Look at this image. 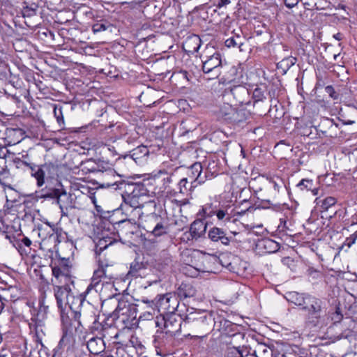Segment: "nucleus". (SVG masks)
I'll return each instance as SVG.
<instances>
[{
    "instance_id": "obj_1",
    "label": "nucleus",
    "mask_w": 357,
    "mask_h": 357,
    "mask_svg": "<svg viewBox=\"0 0 357 357\" xmlns=\"http://www.w3.org/2000/svg\"><path fill=\"white\" fill-rule=\"evenodd\" d=\"M52 268V275L54 280V283L62 284L56 285L54 288V296L56 300L57 305L61 312V316L63 318V307L68 305L72 308L70 300L73 298L71 295V291L68 283L70 281V266L68 259L61 258L53 260L51 259L50 265Z\"/></svg>"
},
{
    "instance_id": "obj_2",
    "label": "nucleus",
    "mask_w": 357,
    "mask_h": 357,
    "mask_svg": "<svg viewBox=\"0 0 357 357\" xmlns=\"http://www.w3.org/2000/svg\"><path fill=\"white\" fill-rule=\"evenodd\" d=\"M214 324L212 314L205 310L191 308L187 309L183 327L191 332L188 335L203 338L213 329Z\"/></svg>"
},
{
    "instance_id": "obj_3",
    "label": "nucleus",
    "mask_w": 357,
    "mask_h": 357,
    "mask_svg": "<svg viewBox=\"0 0 357 357\" xmlns=\"http://www.w3.org/2000/svg\"><path fill=\"white\" fill-rule=\"evenodd\" d=\"M111 318L116 327L121 329H132L137 324L136 307L125 301L119 302L111 314Z\"/></svg>"
},
{
    "instance_id": "obj_4",
    "label": "nucleus",
    "mask_w": 357,
    "mask_h": 357,
    "mask_svg": "<svg viewBox=\"0 0 357 357\" xmlns=\"http://www.w3.org/2000/svg\"><path fill=\"white\" fill-rule=\"evenodd\" d=\"M326 310V305L324 301L310 295L303 310L306 312V321L312 326H317L324 319Z\"/></svg>"
},
{
    "instance_id": "obj_5",
    "label": "nucleus",
    "mask_w": 357,
    "mask_h": 357,
    "mask_svg": "<svg viewBox=\"0 0 357 357\" xmlns=\"http://www.w3.org/2000/svg\"><path fill=\"white\" fill-rule=\"evenodd\" d=\"M114 278L115 273L112 264H109L107 261L100 259L98 260V268L94 271L91 282L88 286L86 292L89 293L92 289H94L98 292L100 283H102V286L104 284H110Z\"/></svg>"
},
{
    "instance_id": "obj_6",
    "label": "nucleus",
    "mask_w": 357,
    "mask_h": 357,
    "mask_svg": "<svg viewBox=\"0 0 357 357\" xmlns=\"http://www.w3.org/2000/svg\"><path fill=\"white\" fill-rule=\"evenodd\" d=\"M211 48H206V52L201 56L202 61V70L205 74H211L208 79L218 77L221 73L222 60L220 54Z\"/></svg>"
},
{
    "instance_id": "obj_7",
    "label": "nucleus",
    "mask_w": 357,
    "mask_h": 357,
    "mask_svg": "<svg viewBox=\"0 0 357 357\" xmlns=\"http://www.w3.org/2000/svg\"><path fill=\"white\" fill-rule=\"evenodd\" d=\"M67 197L68 195L58 178H46V199L54 200L63 211V208H66L63 199Z\"/></svg>"
},
{
    "instance_id": "obj_8",
    "label": "nucleus",
    "mask_w": 357,
    "mask_h": 357,
    "mask_svg": "<svg viewBox=\"0 0 357 357\" xmlns=\"http://www.w3.org/2000/svg\"><path fill=\"white\" fill-rule=\"evenodd\" d=\"M151 306H154L161 314H174L179 307V301L175 294L167 293L159 295L155 301L149 302Z\"/></svg>"
},
{
    "instance_id": "obj_9",
    "label": "nucleus",
    "mask_w": 357,
    "mask_h": 357,
    "mask_svg": "<svg viewBox=\"0 0 357 357\" xmlns=\"http://www.w3.org/2000/svg\"><path fill=\"white\" fill-rule=\"evenodd\" d=\"M231 235L228 236L225 229L213 227L211 228L208 232V238L215 243L220 242L222 245L228 246L231 243L241 242V240L236 238V236L239 234L236 231H231Z\"/></svg>"
},
{
    "instance_id": "obj_10",
    "label": "nucleus",
    "mask_w": 357,
    "mask_h": 357,
    "mask_svg": "<svg viewBox=\"0 0 357 357\" xmlns=\"http://www.w3.org/2000/svg\"><path fill=\"white\" fill-rule=\"evenodd\" d=\"M112 185H116L115 189L123 190L124 192L136 197L137 199L145 200L146 198H148V190L142 183H130L122 181L118 183L116 182Z\"/></svg>"
},
{
    "instance_id": "obj_11",
    "label": "nucleus",
    "mask_w": 357,
    "mask_h": 357,
    "mask_svg": "<svg viewBox=\"0 0 357 357\" xmlns=\"http://www.w3.org/2000/svg\"><path fill=\"white\" fill-rule=\"evenodd\" d=\"M207 224L202 218L196 219L190 225L189 231L184 232L182 239L184 241H197L202 237L206 231Z\"/></svg>"
},
{
    "instance_id": "obj_12",
    "label": "nucleus",
    "mask_w": 357,
    "mask_h": 357,
    "mask_svg": "<svg viewBox=\"0 0 357 357\" xmlns=\"http://www.w3.org/2000/svg\"><path fill=\"white\" fill-rule=\"evenodd\" d=\"M243 112L233 107L231 104L224 103L218 112V118L229 123H238L243 119Z\"/></svg>"
},
{
    "instance_id": "obj_13",
    "label": "nucleus",
    "mask_w": 357,
    "mask_h": 357,
    "mask_svg": "<svg viewBox=\"0 0 357 357\" xmlns=\"http://www.w3.org/2000/svg\"><path fill=\"white\" fill-rule=\"evenodd\" d=\"M44 302V296L42 294L38 300V310H33L34 311H37V313L33 315L36 321L35 330L36 341L40 344L42 348L44 347L43 343V318L45 316Z\"/></svg>"
},
{
    "instance_id": "obj_14",
    "label": "nucleus",
    "mask_w": 357,
    "mask_h": 357,
    "mask_svg": "<svg viewBox=\"0 0 357 357\" xmlns=\"http://www.w3.org/2000/svg\"><path fill=\"white\" fill-rule=\"evenodd\" d=\"M17 168L22 167V166H26L31 170V175L36 178L37 181V185L38 187L42 186L44 183L45 172L43 171V164H36L34 162H26L21 160L20 159H16L15 160Z\"/></svg>"
},
{
    "instance_id": "obj_15",
    "label": "nucleus",
    "mask_w": 357,
    "mask_h": 357,
    "mask_svg": "<svg viewBox=\"0 0 357 357\" xmlns=\"http://www.w3.org/2000/svg\"><path fill=\"white\" fill-rule=\"evenodd\" d=\"M252 207H248L246 210L235 211L231 208V206H222L218 208L215 215L219 221L223 223L226 222H235L237 220L236 216H241L245 213L247 211H249Z\"/></svg>"
},
{
    "instance_id": "obj_16",
    "label": "nucleus",
    "mask_w": 357,
    "mask_h": 357,
    "mask_svg": "<svg viewBox=\"0 0 357 357\" xmlns=\"http://www.w3.org/2000/svg\"><path fill=\"white\" fill-rule=\"evenodd\" d=\"M164 327L167 333L175 335L181 331L183 326V317L180 314H169L164 315Z\"/></svg>"
},
{
    "instance_id": "obj_17",
    "label": "nucleus",
    "mask_w": 357,
    "mask_h": 357,
    "mask_svg": "<svg viewBox=\"0 0 357 357\" xmlns=\"http://www.w3.org/2000/svg\"><path fill=\"white\" fill-rule=\"evenodd\" d=\"M248 94V89L242 85L229 86L225 89L223 97L232 96L240 103L244 102V98Z\"/></svg>"
},
{
    "instance_id": "obj_18",
    "label": "nucleus",
    "mask_w": 357,
    "mask_h": 357,
    "mask_svg": "<svg viewBox=\"0 0 357 357\" xmlns=\"http://www.w3.org/2000/svg\"><path fill=\"white\" fill-rule=\"evenodd\" d=\"M257 248L263 254H271L279 250L280 246L278 243L267 238L259 241Z\"/></svg>"
},
{
    "instance_id": "obj_19",
    "label": "nucleus",
    "mask_w": 357,
    "mask_h": 357,
    "mask_svg": "<svg viewBox=\"0 0 357 357\" xmlns=\"http://www.w3.org/2000/svg\"><path fill=\"white\" fill-rule=\"evenodd\" d=\"M153 344L158 356L164 357L168 354L167 339L163 333H160L155 336Z\"/></svg>"
},
{
    "instance_id": "obj_20",
    "label": "nucleus",
    "mask_w": 357,
    "mask_h": 357,
    "mask_svg": "<svg viewBox=\"0 0 357 357\" xmlns=\"http://www.w3.org/2000/svg\"><path fill=\"white\" fill-rule=\"evenodd\" d=\"M200 46L201 39L197 35L188 37L183 43V49L188 54H194L198 52Z\"/></svg>"
},
{
    "instance_id": "obj_21",
    "label": "nucleus",
    "mask_w": 357,
    "mask_h": 357,
    "mask_svg": "<svg viewBox=\"0 0 357 357\" xmlns=\"http://www.w3.org/2000/svg\"><path fill=\"white\" fill-rule=\"evenodd\" d=\"M87 349L94 355H98L105 349V342L101 337H93L87 341Z\"/></svg>"
},
{
    "instance_id": "obj_22",
    "label": "nucleus",
    "mask_w": 357,
    "mask_h": 357,
    "mask_svg": "<svg viewBox=\"0 0 357 357\" xmlns=\"http://www.w3.org/2000/svg\"><path fill=\"white\" fill-rule=\"evenodd\" d=\"M117 225V231L121 232V234L128 236L134 234L135 229V222L133 219H125L116 222Z\"/></svg>"
},
{
    "instance_id": "obj_23",
    "label": "nucleus",
    "mask_w": 357,
    "mask_h": 357,
    "mask_svg": "<svg viewBox=\"0 0 357 357\" xmlns=\"http://www.w3.org/2000/svg\"><path fill=\"white\" fill-rule=\"evenodd\" d=\"M219 261L221 265L229 271L236 272V264L238 259L230 253H222L219 257Z\"/></svg>"
},
{
    "instance_id": "obj_24",
    "label": "nucleus",
    "mask_w": 357,
    "mask_h": 357,
    "mask_svg": "<svg viewBox=\"0 0 357 357\" xmlns=\"http://www.w3.org/2000/svg\"><path fill=\"white\" fill-rule=\"evenodd\" d=\"M162 219L161 215L155 213H151L144 217L143 227L146 231L150 232L153 229V227L157 225V222H159Z\"/></svg>"
},
{
    "instance_id": "obj_25",
    "label": "nucleus",
    "mask_w": 357,
    "mask_h": 357,
    "mask_svg": "<svg viewBox=\"0 0 357 357\" xmlns=\"http://www.w3.org/2000/svg\"><path fill=\"white\" fill-rule=\"evenodd\" d=\"M122 198L125 205L129 206L132 208H142L146 202L145 200L137 199L136 197H133L124 192L122 194Z\"/></svg>"
},
{
    "instance_id": "obj_26",
    "label": "nucleus",
    "mask_w": 357,
    "mask_h": 357,
    "mask_svg": "<svg viewBox=\"0 0 357 357\" xmlns=\"http://www.w3.org/2000/svg\"><path fill=\"white\" fill-rule=\"evenodd\" d=\"M218 206L213 203H207L202 206L201 211H199L197 215L202 219L210 218L215 215Z\"/></svg>"
},
{
    "instance_id": "obj_27",
    "label": "nucleus",
    "mask_w": 357,
    "mask_h": 357,
    "mask_svg": "<svg viewBox=\"0 0 357 357\" xmlns=\"http://www.w3.org/2000/svg\"><path fill=\"white\" fill-rule=\"evenodd\" d=\"M178 295L181 298H192L196 295V289L189 283H182L178 289Z\"/></svg>"
},
{
    "instance_id": "obj_28",
    "label": "nucleus",
    "mask_w": 357,
    "mask_h": 357,
    "mask_svg": "<svg viewBox=\"0 0 357 357\" xmlns=\"http://www.w3.org/2000/svg\"><path fill=\"white\" fill-rule=\"evenodd\" d=\"M46 109L52 111L54 114V116L56 119L57 123L61 126L63 124V116L62 112V107L61 104H54L48 102L46 105Z\"/></svg>"
},
{
    "instance_id": "obj_29",
    "label": "nucleus",
    "mask_w": 357,
    "mask_h": 357,
    "mask_svg": "<svg viewBox=\"0 0 357 357\" xmlns=\"http://www.w3.org/2000/svg\"><path fill=\"white\" fill-rule=\"evenodd\" d=\"M169 227L167 222L163 218L159 222H157V225L153 227V229L150 231V233L156 237L161 236L162 235L167 234L168 232Z\"/></svg>"
},
{
    "instance_id": "obj_30",
    "label": "nucleus",
    "mask_w": 357,
    "mask_h": 357,
    "mask_svg": "<svg viewBox=\"0 0 357 357\" xmlns=\"http://www.w3.org/2000/svg\"><path fill=\"white\" fill-rule=\"evenodd\" d=\"M291 302L296 305L300 307L303 310L304 307L307 303V299L310 298L309 294H301L296 292H294L290 294Z\"/></svg>"
},
{
    "instance_id": "obj_31",
    "label": "nucleus",
    "mask_w": 357,
    "mask_h": 357,
    "mask_svg": "<svg viewBox=\"0 0 357 357\" xmlns=\"http://www.w3.org/2000/svg\"><path fill=\"white\" fill-rule=\"evenodd\" d=\"M49 54L46 52V64L49 66L50 70L46 68V76H49L56 80L61 77V70L57 68L54 63H49Z\"/></svg>"
},
{
    "instance_id": "obj_32",
    "label": "nucleus",
    "mask_w": 357,
    "mask_h": 357,
    "mask_svg": "<svg viewBox=\"0 0 357 357\" xmlns=\"http://www.w3.org/2000/svg\"><path fill=\"white\" fill-rule=\"evenodd\" d=\"M255 357H273V351L265 344H258L254 350Z\"/></svg>"
},
{
    "instance_id": "obj_33",
    "label": "nucleus",
    "mask_w": 357,
    "mask_h": 357,
    "mask_svg": "<svg viewBox=\"0 0 357 357\" xmlns=\"http://www.w3.org/2000/svg\"><path fill=\"white\" fill-rule=\"evenodd\" d=\"M33 264L31 268H33V276L38 278L40 280L43 279V265L41 264V258L39 256H33Z\"/></svg>"
},
{
    "instance_id": "obj_34",
    "label": "nucleus",
    "mask_w": 357,
    "mask_h": 357,
    "mask_svg": "<svg viewBox=\"0 0 357 357\" xmlns=\"http://www.w3.org/2000/svg\"><path fill=\"white\" fill-rule=\"evenodd\" d=\"M178 187L179 192L185 195L188 191H191L193 188L196 187V185L194 184L193 181H190L188 178H183L178 182Z\"/></svg>"
},
{
    "instance_id": "obj_35",
    "label": "nucleus",
    "mask_w": 357,
    "mask_h": 357,
    "mask_svg": "<svg viewBox=\"0 0 357 357\" xmlns=\"http://www.w3.org/2000/svg\"><path fill=\"white\" fill-rule=\"evenodd\" d=\"M202 171V164L200 162H195L188 170V179L190 180V181H193L195 183V178L197 177L198 174H200Z\"/></svg>"
},
{
    "instance_id": "obj_36",
    "label": "nucleus",
    "mask_w": 357,
    "mask_h": 357,
    "mask_svg": "<svg viewBox=\"0 0 357 357\" xmlns=\"http://www.w3.org/2000/svg\"><path fill=\"white\" fill-rule=\"evenodd\" d=\"M9 226L5 225L3 220L0 218V233H3L6 234V238L8 239L10 242L13 245L14 247L18 249L17 246L20 248V243L15 240L14 237L8 235L9 233Z\"/></svg>"
},
{
    "instance_id": "obj_37",
    "label": "nucleus",
    "mask_w": 357,
    "mask_h": 357,
    "mask_svg": "<svg viewBox=\"0 0 357 357\" xmlns=\"http://www.w3.org/2000/svg\"><path fill=\"white\" fill-rule=\"evenodd\" d=\"M119 327H116V325H114V327H109L106 329H105V331L101 333L102 337L107 339V340H111L112 339H117L119 337V331H118Z\"/></svg>"
},
{
    "instance_id": "obj_38",
    "label": "nucleus",
    "mask_w": 357,
    "mask_h": 357,
    "mask_svg": "<svg viewBox=\"0 0 357 357\" xmlns=\"http://www.w3.org/2000/svg\"><path fill=\"white\" fill-rule=\"evenodd\" d=\"M149 151L147 146L142 145L139 146L137 148L134 149L132 151L131 157L136 160L137 159H139L142 157L148 155Z\"/></svg>"
},
{
    "instance_id": "obj_39",
    "label": "nucleus",
    "mask_w": 357,
    "mask_h": 357,
    "mask_svg": "<svg viewBox=\"0 0 357 357\" xmlns=\"http://www.w3.org/2000/svg\"><path fill=\"white\" fill-rule=\"evenodd\" d=\"M269 183L272 184L274 190L279 192L283 188H286V185L284 180L279 176H273L269 178Z\"/></svg>"
},
{
    "instance_id": "obj_40",
    "label": "nucleus",
    "mask_w": 357,
    "mask_h": 357,
    "mask_svg": "<svg viewBox=\"0 0 357 357\" xmlns=\"http://www.w3.org/2000/svg\"><path fill=\"white\" fill-rule=\"evenodd\" d=\"M317 204L321 203V208L323 211H328L331 207L334 206L337 201L336 199L333 197H327L323 200L318 201V198L316 199Z\"/></svg>"
},
{
    "instance_id": "obj_41",
    "label": "nucleus",
    "mask_w": 357,
    "mask_h": 357,
    "mask_svg": "<svg viewBox=\"0 0 357 357\" xmlns=\"http://www.w3.org/2000/svg\"><path fill=\"white\" fill-rule=\"evenodd\" d=\"M34 87H36V89L38 90V93H36V98L41 102V103H43V99H44V92L43 90L45 89V85L43 83L42 81H40L39 79H36L34 77Z\"/></svg>"
},
{
    "instance_id": "obj_42",
    "label": "nucleus",
    "mask_w": 357,
    "mask_h": 357,
    "mask_svg": "<svg viewBox=\"0 0 357 357\" xmlns=\"http://www.w3.org/2000/svg\"><path fill=\"white\" fill-rule=\"evenodd\" d=\"M243 45V39L238 35L231 37L225 40V45L228 47L238 46L239 48Z\"/></svg>"
},
{
    "instance_id": "obj_43",
    "label": "nucleus",
    "mask_w": 357,
    "mask_h": 357,
    "mask_svg": "<svg viewBox=\"0 0 357 357\" xmlns=\"http://www.w3.org/2000/svg\"><path fill=\"white\" fill-rule=\"evenodd\" d=\"M47 234L49 235L48 236H46V244L50 245H53L54 250H55L56 252H57L56 248L57 243H59L58 234L56 233H54L52 229H51V231H48Z\"/></svg>"
},
{
    "instance_id": "obj_44",
    "label": "nucleus",
    "mask_w": 357,
    "mask_h": 357,
    "mask_svg": "<svg viewBox=\"0 0 357 357\" xmlns=\"http://www.w3.org/2000/svg\"><path fill=\"white\" fill-rule=\"evenodd\" d=\"M29 197L31 198V201L34 204H37L39 202L43 204L45 199V191L43 189L36 191L34 193L29 195Z\"/></svg>"
},
{
    "instance_id": "obj_45",
    "label": "nucleus",
    "mask_w": 357,
    "mask_h": 357,
    "mask_svg": "<svg viewBox=\"0 0 357 357\" xmlns=\"http://www.w3.org/2000/svg\"><path fill=\"white\" fill-rule=\"evenodd\" d=\"M143 268L144 265L142 263L135 261L130 264L128 274L131 275L132 276H137L138 275V272Z\"/></svg>"
},
{
    "instance_id": "obj_46",
    "label": "nucleus",
    "mask_w": 357,
    "mask_h": 357,
    "mask_svg": "<svg viewBox=\"0 0 357 357\" xmlns=\"http://www.w3.org/2000/svg\"><path fill=\"white\" fill-rule=\"evenodd\" d=\"M296 187L301 190H310L313 187V181L310 179H302L297 185Z\"/></svg>"
},
{
    "instance_id": "obj_47",
    "label": "nucleus",
    "mask_w": 357,
    "mask_h": 357,
    "mask_svg": "<svg viewBox=\"0 0 357 357\" xmlns=\"http://www.w3.org/2000/svg\"><path fill=\"white\" fill-rule=\"evenodd\" d=\"M225 357H243V353L238 347H229Z\"/></svg>"
},
{
    "instance_id": "obj_48",
    "label": "nucleus",
    "mask_w": 357,
    "mask_h": 357,
    "mask_svg": "<svg viewBox=\"0 0 357 357\" xmlns=\"http://www.w3.org/2000/svg\"><path fill=\"white\" fill-rule=\"evenodd\" d=\"M105 240L102 239V236L100 237L96 247V252L100 255V253L107 249L109 245L105 243Z\"/></svg>"
},
{
    "instance_id": "obj_49",
    "label": "nucleus",
    "mask_w": 357,
    "mask_h": 357,
    "mask_svg": "<svg viewBox=\"0 0 357 357\" xmlns=\"http://www.w3.org/2000/svg\"><path fill=\"white\" fill-rule=\"evenodd\" d=\"M253 98L255 101H261L265 98L264 93L259 88H256L253 92Z\"/></svg>"
},
{
    "instance_id": "obj_50",
    "label": "nucleus",
    "mask_w": 357,
    "mask_h": 357,
    "mask_svg": "<svg viewBox=\"0 0 357 357\" xmlns=\"http://www.w3.org/2000/svg\"><path fill=\"white\" fill-rule=\"evenodd\" d=\"M343 315L342 314L339 307H337L335 312L332 314L331 319L334 323H339L342 319Z\"/></svg>"
},
{
    "instance_id": "obj_51",
    "label": "nucleus",
    "mask_w": 357,
    "mask_h": 357,
    "mask_svg": "<svg viewBox=\"0 0 357 357\" xmlns=\"http://www.w3.org/2000/svg\"><path fill=\"white\" fill-rule=\"evenodd\" d=\"M114 321L113 319L111 318V316L107 319V320L101 324L100 332L101 333L105 331V329L109 327H114Z\"/></svg>"
},
{
    "instance_id": "obj_52",
    "label": "nucleus",
    "mask_w": 357,
    "mask_h": 357,
    "mask_svg": "<svg viewBox=\"0 0 357 357\" xmlns=\"http://www.w3.org/2000/svg\"><path fill=\"white\" fill-rule=\"evenodd\" d=\"M282 263L292 269L295 266V261L289 257H285L282 259Z\"/></svg>"
},
{
    "instance_id": "obj_53",
    "label": "nucleus",
    "mask_w": 357,
    "mask_h": 357,
    "mask_svg": "<svg viewBox=\"0 0 357 357\" xmlns=\"http://www.w3.org/2000/svg\"><path fill=\"white\" fill-rule=\"evenodd\" d=\"M101 236L102 239L105 240V243H107L109 245L117 242L114 238L109 236L107 234H105L104 232L102 233Z\"/></svg>"
},
{
    "instance_id": "obj_54",
    "label": "nucleus",
    "mask_w": 357,
    "mask_h": 357,
    "mask_svg": "<svg viewBox=\"0 0 357 357\" xmlns=\"http://www.w3.org/2000/svg\"><path fill=\"white\" fill-rule=\"evenodd\" d=\"M92 30L94 33H98L106 30V26L102 23H96L93 25Z\"/></svg>"
},
{
    "instance_id": "obj_55",
    "label": "nucleus",
    "mask_w": 357,
    "mask_h": 357,
    "mask_svg": "<svg viewBox=\"0 0 357 357\" xmlns=\"http://www.w3.org/2000/svg\"><path fill=\"white\" fill-rule=\"evenodd\" d=\"M206 179H208L207 173L205 172L204 175H202V171L200 174H198L197 177L195 178V183L198 184H202L204 183Z\"/></svg>"
},
{
    "instance_id": "obj_56",
    "label": "nucleus",
    "mask_w": 357,
    "mask_h": 357,
    "mask_svg": "<svg viewBox=\"0 0 357 357\" xmlns=\"http://www.w3.org/2000/svg\"><path fill=\"white\" fill-rule=\"evenodd\" d=\"M300 0H284V4L287 7L291 8L296 6Z\"/></svg>"
},
{
    "instance_id": "obj_57",
    "label": "nucleus",
    "mask_w": 357,
    "mask_h": 357,
    "mask_svg": "<svg viewBox=\"0 0 357 357\" xmlns=\"http://www.w3.org/2000/svg\"><path fill=\"white\" fill-rule=\"evenodd\" d=\"M356 240V238H355V236H354L353 234H351L349 237H348L346 239V243L349 247H351L353 244L355 243Z\"/></svg>"
},
{
    "instance_id": "obj_58",
    "label": "nucleus",
    "mask_w": 357,
    "mask_h": 357,
    "mask_svg": "<svg viewBox=\"0 0 357 357\" xmlns=\"http://www.w3.org/2000/svg\"><path fill=\"white\" fill-rule=\"evenodd\" d=\"M49 39V42H53L55 40V34L52 31H46V39Z\"/></svg>"
},
{
    "instance_id": "obj_59",
    "label": "nucleus",
    "mask_w": 357,
    "mask_h": 357,
    "mask_svg": "<svg viewBox=\"0 0 357 357\" xmlns=\"http://www.w3.org/2000/svg\"><path fill=\"white\" fill-rule=\"evenodd\" d=\"M230 3V0H220L217 4L218 8H222L228 5Z\"/></svg>"
},
{
    "instance_id": "obj_60",
    "label": "nucleus",
    "mask_w": 357,
    "mask_h": 357,
    "mask_svg": "<svg viewBox=\"0 0 357 357\" xmlns=\"http://www.w3.org/2000/svg\"><path fill=\"white\" fill-rule=\"evenodd\" d=\"M42 215L40 214V210L39 208H35L33 218L34 219H40Z\"/></svg>"
},
{
    "instance_id": "obj_61",
    "label": "nucleus",
    "mask_w": 357,
    "mask_h": 357,
    "mask_svg": "<svg viewBox=\"0 0 357 357\" xmlns=\"http://www.w3.org/2000/svg\"><path fill=\"white\" fill-rule=\"evenodd\" d=\"M66 339H67V334H66V333H63V336L59 342V347H62V346L65 343V341Z\"/></svg>"
},
{
    "instance_id": "obj_62",
    "label": "nucleus",
    "mask_w": 357,
    "mask_h": 357,
    "mask_svg": "<svg viewBox=\"0 0 357 357\" xmlns=\"http://www.w3.org/2000/svg\"><path fill=\"white\" fill-rule=\"evenodd\" d=\"M22 243H23L24 245L27 247L30 246V245L31 244V241L27 237H24L22 240Z\"/></svg>"
},
{
    "instance_id": "obj_63",
    "label": "nucleus",
    "mask_w": 357,
    "mask_h": 357,
    "mask_svg": "<svg viewBox=\"0 0 357 357\" xmlns=\"http://www.w3.org/2000/svg\"><path fill=\"white\" fill-rule=\"evenodd\" d=\"M82 316L81 312H75V319L77 320L79 324H81V321L79 320L80 317Z\"/></svg>"
},
{
    "instance_id": "obj_64",
    "label": "nucleus",
    "mask_w": 357,
    "mask_h": 357,
    "mask_svg": "<svg viewBox=\"0 0 357 357\" xmlns=\"http://www.w3.org/2000/svg\"><path fill=\"white\" fill-rule=\"evenodd\" d=\"M342 122L344 125H352L355 123L354 120H342Z\"/></svg>"
}]
</instances>
